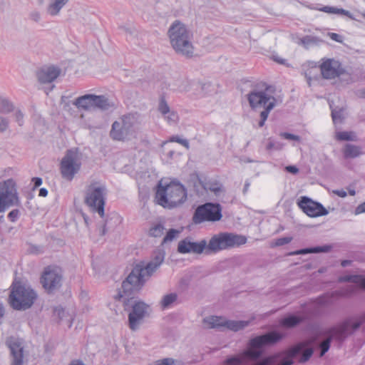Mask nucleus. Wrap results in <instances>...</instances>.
I'll use <instances>...</instances> for the list:
<instances>
[{
    "instance_id": "nucleus-27",
    "label": "nucleus",
    "mask_w": 365,
    "mask_h": 365,
    "mask_svg": "<svg viewBox=\"0 0 365 365\" xmlns=\"http://www.w3.org/2000/svg\"><path fill=\"white\" fill-rule=\"evenodd\" d=\"M69 0H54L48 6V13L51 16H56L59 14L61 9L68 3Z\"/></svg>"
},
{
    "instance_id": "nucleus-17",
    "label": "nucleus",
    "mask_w": 365,
    "mask_h": 365,
    "mask_svg": "<svg viewBox=\"0 0 365 365\" xmlns=\"http://www.w3.org/2000/svg\"><path fill=\"white\" fill-rule=\"evenodd\" d=\"M62 277V272L59 267L48 266L45 268L41 275V283L48 292H51L61 287Z\"/></svg>"
},
{
    "instance_id": "nucleus-56",
    "label": "nucleus",
    "mask_w": 365,
    "mask_h": 365,
    "mask_svg": "<svg viewBox=\"0 0 365 365\" xmlns=\"http://www.w3.org/2000/svg\"><path fill=\"white\" fill-rule=\"evenodd\" d=\"M332 192L340 197H345L347 195L346 192L343 189L334 190Z\"/></svg>"
},
{
    "instance_id": "nucleus-61",
    "label": "nucleus",
    "mask_w": 365,
    "mask_h": 365,
    "mask_svg": "<svg viewBox=\"0 0 365 365\" xmlns=\"http://www.w3.org/2000/svg\"><path fill=\"white\" fill-rule=\"evenodd\" d=\"M250 182L249 180H247L245 182V185H244V187H243V194L245 195L248 190H249V188H250Z\"/></svg>"
},
{
    "instance_id": "nucleus-45",
    "label": "nucleus",
    "mask_w": 365,
    "mask_h": 365,
    "mask_svg": "<svg viewBox=\"0 0 365 365\" xmlns=\"http://www.w3.org/2000/svg\"><path fill=\"white\" fill-rule=\"evenodd\" d=\"M15 120L17 122L19 126L24 125V114L20 110H15L14 113Z\"/></svg>"
},
{
    "instance_id": "nucleus-15",
    "label": "nucleus",
    "mask_w": 365,
    "mask_h": 365,
    "mask_svg": "<svg viewBox=\"0 0 365 365\" xmlns=\"http://www.w3.org/2000/svg\"><path fill=\"white\" fill-rule=\"evenodd\" d=\"M125 310L127 311L130 305L131 309L128 314V324L131 330H136L140 324L148 314V306L141 301L128 300L124 302Z\"/></svg>"
},
{
    "instance_id": "nucleus-26",
    "label": "nucleus",
    "mask_w": 365,
    "mask_h": 365,
    "mask_svg": "<svg viewBox=\"0 0 365 365\" xmlns=\"http://www.w3.org/2000/svg\"><path fill=\"white\" fill-rule=\"evenodd\" d=\"M113 107V103L110 102L105 96L93 94V108H98L101 110H108Z\"/></svg>"
},
{
    "instance_id": "nucleus-44",
    "label": "nucleus",
    "mask_w": 365,
    "mask_h": 365,
    "mask_svg": "<svg viewBox=\"0 0 365 365\" xmlns=\"http://www.w3.org/2000/svg\"><path fill=\"white\" fill-rule=\"evenodd\" d=\"M20 215V212L18 209H14L11 210L7 215L8 219L9 221L12 222H15L17 221Z\"/></svg>"
},
{
    "instance_id": "nucleus-18",
    "label": "nucleus",
    "mask_w": 365,
    "mask_h": 365,
    "mask_svg": "<svg viewBox=\"0 0 365 365\" xmlns=\"http://www.w3.org/2000/svg\"><path fill=\"white\" fill-rule=\"evenodd\" d=\"M320 71L322 77L325 79H334L344 75L351 76V73L342 66L341 63L334 58L322 59Z\"/></svg>"
},
{
    "instance_id": "nucleus-9",
    "label": "nucleus",
    "mask_w": 365,
    "mask_h": 365,
    "mask_svg": "<svg viewBox=\"0 0 365 365\" xmlns=\"http://www.w3.org/2000/svg\"><path fill=\"white\" fill-rule=\"evenodd\" d=\"M36 297L37 294L32 289L19 284L12 289L9 301L14 309L26 310L32 306Z\"/></svg>"
},
{
    "instance_id": "nucleus-25",
    "label": "nucleus",
    "mask_w": 365,
    "mask_h": 365,
    "mask_svg": "<svg viewBox=\"0 0 365 365\" xmlns=\"http://www.w3.org/2000/svg\"><path fill=\"white\" fill-rule=\"evenodd\" d=\"M331 250V246L329 245H325L323 246H316L313 247H308L304 249L298 250L294 252H292L289 254V255H307L309 253H320V252H329Z\"/></svg>"
},
{
    "instance_id": "nucleus-2",
    "label": "nucleus",
    "mask_w": 365,
    "mask_h": 365,
    "mask_svg": "<svg viewBox=\"0 0 365 365\" xmlns=\"http://www.w3.org/2000/svg\"><path fill=\"white\" fill-rule=\"evenodd\" d=\"M168 35L170 44L177 53L187 58L192 57V33L185 24L179 20L174 21L168 29Z\"/></svg>"
},
{
    "instance_id": "nucleus-37",
    "label": "nucleus",
    "mask_w": 365,
    "mask_h": 365,
    "mask_svg": "<svg viewBox=\"0 0 365 365\" xmlns=\"http://www.w3.org/2000/svg\"><path fill=\"white\" fill-rule=\"evenodd\" d=\"M346 321L349 322V336L357 330L363 324H365V312L359 317V321L353 323L351 326L349 320L346 319Z\"/></svg>"
},
{
    "instance_id": "nucleus-63",
    "label": "nucleus",
    "mask_w": 365,
    "mask_h": 365,
    "mask_svg": "<svg viewBox=\"0 0 365 365\" xmlns=\"http://www.w3.org/2000/svg\"><path fill=\"white\" fill-rule=\"evenodd\" d=\"M4 315V308L3 304L0 302V324L1 323L2 318Z\"/></svg>"
},
{
    "instance_id": "nucleus-19",
    "label": "nucleus",
    "mask_w": 365,
    "mask_h": 365,
    "mask_svg": "<svg viewBox=\"0 0 365 365\" xmlns=\"http://www.w3.org/2000/svg\"><path fill=\"white\" fill-rule=\"evenodd\" d=\"M297 205L309 217H317L327 215L328 210L318 202H315L307 196L301 197Z\"/></svg>"
},
{
    "instance_id": "nucleus-11",
    "label": "nucleus",
    "mask_w": 365,
    "mask_h": 365,
    "mask_svg": "<svg viewBox=\"0 0 365 365\" xmlns=\"http://www.w3.org/2000/svg\"><path fill=\"white\" fill-rule=\"evenodd\" d=\"M254 319L252 317L250 320H229L222 317L210 316L204 319L203 322L209 328L219 330L227 329L237 332L248 327Z\"/></svg>"
},
{
    "instance_id": "nucleus-23",
    "label": "nucleus",
    "mask_w": 365,
    "mask_h": 365,
    "mask_svg": "<svg viewBox=\"0 0 365 365\" xmlns=\"http://www.w3.org/2000/svg\"><path fill=\"white\" fill-rule=\"evenodd\" d=\"M61 70L56 66H46L37 72V78L41 83H48L55 81L61 74Z\"/></svg>"
},
{
    "instance_id": "nucleus-24",
    "label": "nucleus",
    "mask_w": 365,
    "mask_h": 365,
    "mask_svg": "<svg viewBox=\"0 0 365 365\" xmlns=\"http://www.w3.org/2000/svg\"><path fill=\"white\" fill-rule=\"evenodd\" d=\"M73 104L79 109L91 110L93 108V94H86L78 97Z\"/></svg>"
},
{
    "instance_id": "nucleus-29",
    "label": "nucleus",
    "mask_w": 365,
    "mask_h": 365,
    "mask_svg": "<svg viewBox=\"0 0 365 365\" xmlns=\"http://www.w3.org/2000/svg\"><path fill=\"white\" fill-rule=\"evenodd\" d=\"M304 320L303 317H297L293 314L289 315L283 318L281 321V324L283 327L292 328L299 324Z\"/></svg>"
},
{
    "instance_id": "nucleus-10",
    "label": "nucleus",
    "mask_w": 365,
    "mask_h": 365,
    "mask_svg": "<svg viewBox=\"0 0 365 365\" xmlns=\"http://www.w3.org/2000/svg\"><path fill=\"white\" fill-rule=\"evenodd\" d=\"M307 345V343L299 342L284 351L263 358L255 365H292L293 358L299 355Z\"/></svg>"
},
{
    "instance_id": "nucleus-14",
    "label": "nucleus",
    "mask_w": 365,
    "mask_h": 365,
    "mask_svg": "<svg viewBox=\"0 0 365 365\" xmlns=\"http://www.w3.org/2000/svg\"><path fill=\"white\" fill-rule=\"evenodd\" d=\"M349 334L348 321H344L336 326L326 329L323 334L327 337L319 344L320 356H323L329 351L333 339L343 341Z\"/></svg>"
},
{
    "instance_id": "nucleus-51",
    "label": "nucleus",
    "mask_w": 365,
    "mask_h": 365,
    "mask_svg": "<svg viewBox=\"0 0 365 365\" xmlns=\"http://www.w3.org/2000/svg\"><path fill=\"white\" fill-rule=\"evenodd\" d=\"M365 212V202L359 204L354 210V214L356 215L362 214Z\"/></svg>"
},
{
    "instance_id": "nucleus-60",
    "label": "nucleus",
    "mask_w": 365,
    "mask_h": 365,
    "mask_svg": "<svg viewBox=\"0 0 365 365\" xmlns=\"http://www.w3.org/2000/svg\"><path fill=\"white\" fill-rule=\"evenodd\" d=\"M210 190L213 192L215 195H218L219 192L222 191L221 186H218L217 185H214L210 187Z\"/></svg>"
},
{
    "instance_id": "nucleus-62",
    "label": "nucleus",
    "mask_w": 365,
    "mask_h": 365,
    "mask_svg": "<svg viewBox=\"0 0 365 365\" xmlns=\"http://www.w3.org/2000/svg\"><path fill=\"white\" fill-rule=\"evenodd\" d=\"M38 195L41 197H46L48 195L47 189L42 187L39 190Z\"/></svg>"
},
{
    "instance_id": "nucleus-7",
    "label": "nucleus",
    "mask_w": 365,
    "mask_h": 365,
    "mask_svg": "<svg viewBox=\"0 0 365 365\" xmlns=\"http://www.w3.org/2000/svg\"><path fill=\"white\" fill-rule=\"evenodd\" d=\"M136 132V119L133 115L128 114L113 122L110 136L114 140L124 141L134 137Z\"/></svg>"
},
{
    "instance_id": "nucleus-8",
    "label": "nucleus",
    "mask_w": 365,
    "mask_h": 365,
    "mask_svg": "<svg viewBox=\"0 0 365 365\" xmlns=\"http://www.w3.org/2000/svg\"><path fill=\"white\" fill-rule=\"evenodd\" d=\"M106 195V186L97 181L91 182L86 191V203L101 217L104 216Z\"/></svg>"
},
{
    "instance_id": "nucleus-4",
    "label": "nucleus",
    "mask_w": 365,
    "mask_h": 365,
    "mask_svg": "<svg viewBox=\"0 0 365 365\" xmlns=\"http://www.w3.org/2000/svg\"><path fill=\"white\" fill-rule=\"evenodd\" d=\"M284 337L283 334L277 331H270L255 336L248 341L243 354L251 361H257L262 356L266 347L277 344Z\"/></svg>"
},
{
    "instance_id": "nucleus-58",
    "label": "nucleus",
    "mask_w": 365,
    "mask_h": 365,
    "mask_svg": "<svg viewBox=\"0 0 365 365\" xmlns=\"http://www.w3.org/2000/svg\"><path fill=\"white\" fill-rule=\"evenodd\" d=\"M285 169L287 172L292 174H297L299 172V169L294 165H288Z\"/></svg>"
},
{
    "instance_id": "nucleus-55",
    "label": "nucleus",
    "mask_w": 365,
    "mask_h": 365,
    "mask_svg": "<svg viewBox=\"0 0 365 365\" xmlns=\"http://www.w3.org/2000/svg\"><path fill=\"white\" fill-rule=\"evenodd\" d=\"M341 110H331V117H332V120L334 122H335L336 119L341 118Z\"/></svg>"
},
{
    "instance_id": "nucleus-42",
    "label": "nucleus",
    "mask_w": 365,
    "mask_h": 365,
    "mask_svg": "<svg viewBox=\"0 0 365 365\" xmlns=\"http://www.w3.org/2000/svg\"><path fill=\"white\" fill-rule=\"evenodd\" d=\"M292 240V237H284L278 238L275 240L274 246L279 247L289 244Z\"/></svg>"
},
{
    "instance_id": "nucleus-13",
    "label": "nucleus",
    "mask_w": 365,
    "mask_h": 365,
    "mask_svg": "<svg viewBox=\"0 0 365 365\" xmlns=\"http://www.w3.org/2000/svg\"><path fill=\"white\" fill-rule=\"evenodd\" d=\"M222 217V207L219 203L206 202L196 208L192 221L197 225L204 222L219 221Z\"/></svg>"
},
{
    "instance_id": "nucleus-36",
    "label": "nucleus",
    "mask_w": 365,
    "mask_h": 365,
    "mask_svg": "<svg viewBox=\"0 0 365 365\" xmlns=\"http://www.w3.org/2000/svg\"><path fill=\"white\" fill-rule=\"evenodd\" d=\"M164 230L165 227L162 224H155L150 228L148 235L150 237H160L163 235Z\"/></svg>"
},
{
    "instance_id": "nucleus-41",
    "label": "nucleus",
    "mask_w": 365,
    "mask_h": 365,
    "mask_svg": "<svg viewBox=\"0 0 365 365\" xmlns=\"http://www.w3.org/2000/svg\"><path fill=\"white\" fill-rule=\"evenodd\" d=\"M170 142H176V143H180V145H183L185 148H186L187 149H189L190 148V145H189V142L186 139H182L181 138L180 136L178 135H174V136H172L170 138Z\"/></svg>"
},
{
    "instance_id": "nucleus-3",
    "label": "nucleus",
    "mask_w": 365,
    "mask_h": 365,
    "mask_svg": "<svg viewBox=\"0 0 365 365\" xmlns=\"http://www.w3.org/2000/svg\"><path fill=\"white\" fill-rule=\"evenodd\" d=\"M155 198L158 205L165 208H173L184 202L187 198L185 187L178 182L173 181L163 186L158 184Z\"/></svg>"
},
{
    "instance_id": "nucleus-20",
    "label": "nucleus",
    "mask_w": 365,
    "mask_h": 365,
    "mask_svg": "<svg viewBox=\"0 0 365 365\" xmlns=\"http://www.w3.org/2000/svg\"><path fill=\"white\" fill-rule=\"evenodd\" d=\"M6 344L10 350L11 358V365H23L24 346L22 340L14 336H11L7 339Z\"/></svg>"
},
{
    "instance_id": "nucleus-54",
    "label": "nucleus",
    "mask_w": 365,
    "mask_h": 365,
    "mask_svg": "<svg viewBox=\"0 0 365 365\" xmlns=\"http://www.w3.org/2000/svg\"><path fill=\"white\" fill-rule=\"evenodd\" d=\"M330 297L328 295H323L317 299L318 303L320 304H326L329 302Z\"/></svg>"
},
{
    "instance_id": "nucleus-35",
    "label": "nucleus",
    "mask_w": 365,
    "mask_h": 365,
    "mask_svg": "<svg viewBox=\"0 0 365 365\" xmlns=\"http://www.w3.org/2000/svg\"><path fill=\"white\" fill-rule=\"evenodd\" d=\"M178 299V295L175 293H170L165 295L161 300V307L163 309L168 308L174 302Z\"/></svg>"
},
{
    "instance_id": "nucleus-57",
    "label": "nucleus",
    "mask_w": 365,
    "mask_h": 365,
    "mask_svg": "<svg viewBox=\"0 0 365 365\" xmlns=\"http://www.w3.org/2000/svg\"><path fill=\"white\" fill-rule=\"evenodd\" d=\"M32 182L34 183V188H36L41 185L42 179L41 178L35 177L32 178Z\"/></svg>"
},
{
    "instance_id": "nucleus-22",
    "label": "nucleus",
    "mask_w": 365,
    "mask_h": 365,
    "mask_svg": "<svg viewBox=\"0 0 365 365\" xmlns=\"http://www.w3.org/2000/svg\"><path fill=\"white\" fill-rule=\"evenodd\" d=\"M158 111L169 125H175L179 120L178 112L170 107L164 96L160 97Z\"/></svg>"
},
{
    "instance_id": "nucleus-34",
    "label": "nucleus",
    "mask_w": 365,
    "mask_h": 365,
    "mask_svg": "<svg viewBox=\"0 0 365 365\" xmlns=\"http://www.w3.org/2000/svg\"><path fill=\"white\" fill-rule=\"evenodd\" d=\"M14 109L13 104L6 98L0 97V113L6 114Z\"/></svg>"
},
{
    "instance_id": "nucleus-12",
    "label": "nucleus",
    "mask_w": 365,
    "mask_h": 365,
    "mask_svg": "<svg viewBox=\"0 0 365 365\" xmlns=\"http://www.w3.org/2000/svg\"><path fill=\"white\" fill-rule=\"evenodd\" d=\"M20 204L16 182L13 179L0 182V212Z\"/></svg>"
},
{
    "instance_id": "nucleus-6",
    "label": "nucleus",
    "mask_w": 365,
    "mask_h": 365,
    "mask_svg": "<svg viewBox=\"0 0 365 365\" xmlns=\"http://www.w3.org/2000/svg\"><path fill=\"white\" fill-rule=\"evenodd\" d=\"M247 238L240 235L221 232L213 235L206 244V255L216 254L220 251L245 245Z\"/></svg>"
},
{
    "instance_id": "nucleus-47",
    "label": "nucleus",
    "mask_w": 365,
    "mask_h": 365,
    "mask_svg": "<svg viewBox=\"0 0 365 365\" xmlns=\"http://www.w3.org/2000/svg\"><path fill=\"white\" fill-rule=\"evenodd\" d=\"M115 219L116 221H118V223L121 222L122 219L120 216L115 215L113 217H110L109 220H106L105 222V224L102 229V235H104L106 233L107 226L109 225V221L112 219Z\"/></svg>"
},
{
    "instance_id": "nucleus-32",
    "label": "nucleus",
    "mask_w": 365,
    "mask_h": 365,
    "mask_svg": "<svg viewBox=\"0 0 365 365\" xmlns=\"http://www.w3.org/2000/svg\"><path fill=\"white\" fill-rule=\"evenodd\" d=\"M248 359L247 356H244L243 351L239 355L232 356L228 357L225 361V365H242L245 363V360Z\"/></svg>"
},
{
    "instance_id": "nucleus-40",
    "label": "nucleus",
    "mask_w": 365,
    "mask_h": 365,
    "mask_svg": "<svg viewBox=\"0 0 365 365\" xmlns=\"http://www.w3.org/2000/svg\"><path fill=\"white\" fill-rule=\"evenodd\" d=\"M178 233L179 232L175 229L169 230L166 235L164 237L163 242L166 243L168 242L172 241L173 239L175 238Z\"/></svg>"
},
{
    "instance_id": "nucleus-38",
    "label": "nucleus",
    "mask_w": 365,
    "mask_h": 365,
    "mask_svg": "<svg viewBox=\"0 0 365 365\" xmlns=\"http://www.w3.org/2000/svg\"><path fill=\"white\" fill-rule=\"evenodd\" d=\"M336 138L339 140H354L356 135L353 132L342 131L337 133Z\"/></svg>"
},
{
    "instance_id": "nucleus-33",
    "label": "nucleus",
    "mask_w": 365,
    "mask_h": 365,
    "mask_svg": "<svg viewBox=\"0 0 365 365\" xmlns=\"http://www.w3.org/2000/svg\"><path fill=\"white\" fill-rule=\"evenodd\" d=\"M304 342L307 343V345L299 353V354H301V356L299 359V363H304V362L307 361L312 357V356L314 353V349L312 347L307 348V346H308L310 344V342H308V341H304Z\"/></svg>"
},
{
    "instance_id": "nucleus-52",
    "label": "nucleus",
    "mask_w": 365,
    "mask_h": 365,
    "mask_svg": "<svg viewBox=\"0 0 365 365\" xmlns=\"http://www.w3.org/2000/svg\"><path fill=\"white\" fill-rule=\"evenodd\" d=\"M30 19L35 21L38 22L41 20V14L38 11H33L29 15Z\"/></svg>"
},
{
    "instance_id": "nucleus-59",
    "label": "nucleus",
    "mask_w": 365,
    "mask_h": 365,
    "mask_svg": "<svg viewBox=\"0 0 365 365\" xmlns=\"http://www.w3.org/2000/svg\"><path fill=\"white\" fill-rule=\"evenodd\" d=\"M358 279H356V284H359V286L364 289H365V277L358 275Z\"/></svg>"
},
{
    "instance_id": "nucleus-31",
    "label": "nucleus",
    "mask_w": 365,
    "mask_h": 365,
    "mask_svg": "<svg viewBox=\"0 0 365 365\" xmlns=\"http://www.w3.org/2000/svg\"><path fill=\"white\" fill-rule=\"evenodd\" d=\"M319 11L331 14H340V15H345L348 16L349 14V11L344 9H339L335 6H324L321 8L317 9Z\"/></svg>"
},
{
    "instance_id": "nucleus-64",
    "label": "nucleus",
    "mask_w": 365,
    "mask_h": 365,
    "mask_svg": "<svg viewBox=\"0 0 365 365\" xmlns=\"http://www.w3.org/2000/svg\"><path fill=\"white\" fill-rule=\"evenodd\" d=\"M351 261L345 259V260L341 261V264L342 267H347L349 264H351Z\"/></svg>"
},
{
    "instance_id": "nucleus-39",
    "label": "nucleus",
    "mask_w": 365,
    "mask_h": 365,
    "mask_svg": "<svg viewBox=\"0 0 365 365\" xmlns=\"http://www.w3.org/2000/svg\"><path fill=\"white\" fill-rule=\"evenodd\" d=\"M282 146L283 145L280 142L274 141L269 138L266 145V149L268 151L279 150L282 148Z\"/></svg>"
},
{
    "instance_id": "nucleus-49",
    "label": "nucleus",
    "mask_w": 365,
    "mask_h": 365,
    "mask_svg": "<svg viewBox=\"0 0 365 365\" xmlns=\"http://www.w3.org/2000/svg\"><path fill=\"white\" fill-rule=\"evenodd\" d=\"M153 365H174V360L170 358H165L156 361Z\"/></svg>"
},
{
    "instance_id": "nucleus-43",
    "label": "nucleus",
    "mask_w": 365,
    "mask_h": 365,
    "mask_svg": "<svg viewBox=\"0 0 365 365\" xmlns=\"http://www.w3.org/2000/svg\"><path fill=\"white\" fill-rule=\"evenodd\" d=\"M9 125V120L7 118L0 116V133L5 132Z\"/></svg>"
},
{
    "instance_id": "nucleus-28",
    "label": "nucleus",
    "mask_w": 365,
    "mask_h": 365,
    "mask_svg": "<svg viewBox=\"0 0 365 365\" xmlns=\"http://www.w3.org/2000/svg\"><path fill=\"white\" fill-rule=\"evenodd\" d=\"M319 42H321V40L319 38L311 35L304 36L297 41L299 45H302L307 49L312 46L319 44Z\"/></svg>"
},
{
    "instance_id": "nucleus-5",
    "label": "nucleus",
    "mask_w": 365,
    "mask_h": 365,
    "mask_svg": "<svg viewBox=\"0 0 365 365\" xmlns=\"http://www.w3.org/2000/svg\"><path fill=\"white\" fill-rule=\"evenodd\" d=\"M269 87L265 86L263 89L254 88L247 94V101L252 109L257 110L263 108L260 113L259 126L262 127L270 111L275 107L277 99L268 93Z\"/></svg>"
},
{
    "instance_id": "nucleus-16",
    "label": "nucleus",
    "mask_w": 365,
    "mask_h": 365,
    "mask_svg": "<svg viewBox=\"0 0 365 365\" xmlns=\"http://www.w3.org/2000/svg\"><path fill=\"white\" fill-rule=\"evenodd\" d=\"M81 165V163L79 161L78 153L72 150H68L60 164L62 178L71 181L80 170Z\"/></svg>"
},
{
    "instance_id": "nucleus-50",
    "label": "nucleus",
    "mask_w": 365,
    "mask_h": 365,
    "mask_svg": "<svg viewBox=\"0 0 365 365\" xmlns=\"http://www.w3.org/2000/svg\"><path fill=\"white\" fill-rule=\"evenodd\" d=\"M328 36H329V38L331 40H333L336 42H339V43L343 42V40H344L343 36L336 33H328Z\"/></svg>"
},
{
    "instance_id": "nucleus-48",
    "label": "nucleus",
    "mask_w": 365,
    "mask_h": 365,
    "mask_svg": "<svg viewBox=\"0 0 365 365\" xmlns=\"http://www.w3.org/2000/svg\"><path fill=\"white\" fill-rule=\"evenodd\" d=\"M53 314L58 317L59 320H62L65 316V309L61 307H56L54 308Z\"/></svg>"
},
{
    "instance_id": "nucleus-21",
    "label": "nucleus",
    "mask_w": 365,
    "mask_h": 365,
    "mask_svg": "<svg viewBox=\"0 0 365 365\" xmlns=\"http://www.w3.org/2000/svg\"><path fill=\"white\" fill-rule=\"evenodd\" d=\"M206 244L205 240H202L200 242H193L191 238L186 237L179 242L178 245V251L181 254H206Z\"/></svg>"
},
{
    "instance_id": "nucleus-53",
    "label": "nucleus",
    "mask_w": 365,
    "mask_h": 365,
    "mask_svg": "<svg viewBox=\"0 0 365 365\" xmlns=\"http://www.w3.org/2000/svg\"><path fill=\"white\" fill-rule=\"evenodd\" d=\"M358 279V275H348L342 277L341 280L344 282H351L353 283H356V279Z\"/></svg>"
},
{
    "instance_id": "nucleus-1",
    "label": "nucleus",
    "mask_w": 365,
    "mask_h": 365,
    "mask_svg": "<svg viewBox=\"0 0 365 365\" xmlns=\"http://www.w3.org/2000/svg\"><path fill=\"white\" fill-rule=\"evenodd\" d=\"M163 252H155L152 259L145 265L136 264L123 281L119 291L120 298L129 297L134 291H139L164 261Z\"/></svg>"
},
{
    "instance_id": "nucleus-46",
    "label": "nucleus",
    "mask_w": 365,
    "mask_h": 365,
    "mask_svg": "<svg viewBox=\"0 0 365 365\" xmlns=\"http://www.w3.org/2000/svg\"><path fill=\"white\" fill-rule=\"evenodd\" d=\"M280 135L284 138V139H287V140H296V141H299L300 140V137L299 135H294V134H292V133H280Z\"/></svg>"
},
{
    "instance_id": "nucleus-30",
    "label": "nucleus",
    "mask_w": 365,
    "mask_h": 365,
    "mask_svg": "<svg viewBox=\"0 0 365 365\" xmlns=\"http://www.w3.org/2000/svg\"><path fill=\"white\" fill-rule=\"evenodd\" d=\"M361 154L359 146L347 144L344 149V155L346 158H354Z\"/></svg>"
}]
</instances>
